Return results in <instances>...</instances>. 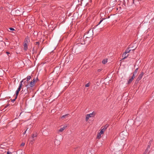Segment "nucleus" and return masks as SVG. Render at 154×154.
Masks as SVG:
<instances>
[{
    "mask_svg": "<svg viewBox=\"0 0 154 154\" xmlns=\"http://www.w3.org/2000/svg\"><path fill=\"white\" fill-rule=\"evenodd\" d=\"M102 69H98L97 71L98 72H100L102 70Z\"/></svg>",
    "mask_w": 154,
    "mask_h": 154,
    "instance_id": "c756f323",
    "label": "nucleus"
},
{
    "mask_svg": "<svg viewBox=\"0 0 154 154\" xmlns=\"http://www.w3.org/2000/svg\"><path fill=\"white\" fill-rule=\"evenodd\" d=\"M31 76L30 75H28L27 76V77L25 79H26L25 80H26V81L28 82V81L31 79Z\"/></svg>",
    "mask_w": 154,
    "mask_h": 154,
    "instance_id": "4468645a",
    "label": "nucleus"
},
{
    "mask_svg": "<svg viewBox=\"0 0 154 154\" xmlns=\"http://www.w3.org/2000/svg\"><path fill=\"white\" fill-rule=\"evenodd\" d=\"M135 0H133V3L134 4Z\"/></svg>",
    "mask_w": 154,
    "mask_h": 154,
    "instance_id": "e433bc0d",
    "label": "nucleus"
},
{
    "mask_svg": "<svg viewBox=\"0 0 154 154\" xmlns=\"http://www.w3.org/2000/svg\"><path fill=\"white\" fill-rule=\"evenodd\" d=\"M139 81H140L138 79H137L135 82V84H138L139 83Z\"/></svg>",
    "mask_w": 154,
    "mask_h": 154,
    "instance_id": "aec40b11",
    "label": "nucleus"
},
{
    "mask_svg": "<svg viewBox=\"0 0 154 154\" xmlns=\"http://www.w3.org/2000/svg\"><path fill=\"white\" fill-rule=\"evenodd\" d=\"M32 51H34V49H33Z\"/></svg>",
    "mask_w": 154,
    "mask_h": 154,
    "instance_id": "c03bdc74",
    "label": "nucleus"
},
{
    "mask_svg": "<svg viewBox=\"0 0 154 154\" xmlns=\"http://www.w3.org/2000/svg\"><path fill=\"white\" fill-rule=\"evenodd\" d=\"M68 58H66V62L68 61Z\"/></svg>",
    "mask_w": 154,
    "mask_h": 154,
    "instance_id": "f704fd0d",
    "label": "nucleus"
},
{
    "mask_svg": "<svg viewBox=\"0 0 154 154\" xmlns=\"http://www.w3.org/2000/svg\"><path fill=\"white\" fill-rule=\"evenodd\" d=\"M122 135V134H120V135Z\"/></svg>",
    "mask_w": 154,
    "mask_h": 154,
    "instance_id": "a19ab883",
    "label": "nucleus"
},
{
    "mask_svg": "<svg viewBox=\"0 0 154 154\" xmlns=\"http://www.w3.org/2000/svg\"><path fill=\"white\" fill-rule=\"evenodd\" d=\"M20 12V11L18 10L15 11V13L17 14L18 15H19V12Z\"/></svg>",
    "mask_w": 154,
    "mask_h": 154,
    "instance_id": "412c9836",
    "label": "nucleus"
},
{
    "mask_svg": "<svg viewBox=\"0 0 154 154\" xmlns=\"http://www.w3.org/2000/svg\"><path fill=\"white\" fill-rule=\"evenodd\" d=\"M138 68H137L134 71V72L133 73V74L136 75L137 72L138 71Z\"/></svg>",
    "mask_w": 154,
    "mask_h": 154,
    "instance_id": "f3484780",
    "label": "nucleus"
},
{
    "mask_svg": "<svg viewBox=\"0 0 154 154\" xmlns=\"http://www.w3.org/2000/svg\"><path fill=\"white\" fill-rule=\"evenodd\" d=\"M27 89H28V88H27V90H26V91H25V94H26L28 92V90H27Z\"/></svg>",
    "mask_w": 154,
    "mask_h": 154,
    "instance_id": "473e14b6",
    "label": "nucleus"
},
{
    "mask_svg": "<svg viewBox=\"0 0 154 154\" xmlns=\"http://www.w3.org/2000/svg\"><path fill=\"white\" fill-rule=\"evenodd\" d=\"M6 53L8 54H8H10L9 52H6Z\"/></svg>",
    "mask_w": 154,
    "mask_h": 154,
    "instance_id": "72a5a7b5",
    "label": "nucleus"
},
{
    "mask_svg": "<svg viewBox=\"0 0 154 154\" xmlns=\"http://www.w3.org/2000/svg\"><path fill=\"white\" fill-rule=\"evenodd\" d=\"M150 146H149V145H148L147 147V148H148V149H150Z\"/></svg>",
    "mask_w": 154,
    "mask_h": 154,
    "instance_id": "7c9ffc66",
    "label": "nucleus"
},
{
    "mask_svg": "<svg viewBox=\"0 0 154 154\" xmlns=\"http://www.w3.org/2000/svg\"><path fill=\"white\" fill-rule=\"evenodd\" d=\"M66 127V126H64L63 128H61L59 130V131L60 132H61L63 131L64 130Z\"/></svg>",
    "mask_w": 154,
    "mask_h": 154,
    "instance_id": "ddd939ff",
    "label": "nucleus"
},
{
    "mask_svg": "<svg viewBox=\"0 0 154 154\" xmlns=\"http://www.w3.org/2000/svg\"><path fill=\"white\" fill-rule=\"evenodd\" d=\"M24 49L25 51H26L27 50V44H26V43H24L23 45Z\"/></svg>",
    "mask_w": 154,
    "mask_h": 154,
    "instance_id": "9b49d317",
    "label": "nucleus"
},
{
    "mask_svg": "<svg viewBox=\"0 0 154 154\" xmlns=\"http://www.w3.org/2000/svg\"><path fill=\"white\" fill-rule=\"evenodd\" d=\"M17 98H16V97L13 100H11V102H14V101H15L16 99Z\"/></svg>",
    "mask_w": 154,
    "mask_h": 154,
    "instance_id": "cd10ccee",
    "label": "nucleus"
},
{
    "mask_svg": "<svg viewBox=\"0 0 154 154\" xmlns=\"http://www.w3.org/2000/svg\"><path fill=\"white\" fill-rule=\"evenodd\" d=\"M135 49L130 50V49H129V48H128L125 50V54H127V53L129 52L131 50H134Z\"/></svg>",
    "mask_w": 154,
    "mask_h": 154,
    "instance_id": "1a4fd4ad",
    "label": "nucleus"
},
{
    "mask_svg": "<svg viewBox=\"0 0 154 154\" xmlns=\"http://www.w3.org/2000/svg\"><path fill=\"white\" fill-rule=\"evenodd\" d=\"M26 82V81H24V84H25V83Z\"/></svg>",
    "mask_w": 154,
    "mask_h": 154,
    "instance_id": "58836bf2",
    "label": "nucleus"
},
{
    "mask_svg": "<svg viewBox=\"0 0 154 154\" xmlns=\"http://www.w3.org/2000/svg\"><path fill=\"white\" fill-rule=\"evenodd\" d=\"M9 105H10L9 104L7 105H6V106H5V108H6Z\"/></svg>",
    "mask_w": 154,
    "mask_h": 154,
    "instance_id": "2f4dec72",
    "label": "nucleus"
},
{
    "mask_svg": "<svg viewBox=\"0 0 154 154\" xmlns=\"http://www.w3.org/2000/svg\"><path fill=\"white\" fill-rule=\"evenodd\" d=\"M19 91H19L18 90H17L16 91V98H17V96L19 94Z\"/></svg>",
    "mask_w": 154,
    "mask_h": 154,
    "instance_id": "a211bd4d",
    "label": "nucleus"
},
{
    "mask_svg": "<svg viewBox=\"0 0 154 154\" xmlns=\"http://www.w3.org/2000/svg\"><path fill=\"white\" fill-rule=\"evenodd\" d=\"M83 1V0H81V2H82V1Z\"/></svg>",
    "mask_w": 154,
    "mask_h": 154,
    "instance_id": "79ce46f5",
    "label": "nucleus"
},
{
    "mask_svg": "<svg viewBox=\"0 0 154 154\" xmlns=\"http://www.w3.org/2000/svg\"><path fill=\"white\" fill-rule=\"evenodd\" d=\"M133 80L131 79V78L128 81L127 84H130L133 81Z\"/></svg>",
    "mask_w": 154,
    "mask_h": 154,
    "instance_id": "dca6fc26",
    "label": "nucleus"
},
{
    "mask_svg": "<svg viewBox=\"0 0 154 154\" xmlns=\"http://www.w3.org/2000/svg\"><path fill=\"white\" fill-rule=\"evenodd\" d=\"M37 134H33L31 137H29V140L32 142L35 140V138L37 137Z\"/></svg>",
    "mask_w": 154,
    "mask_h": 154,
    "instance_id": "39448f33",
    "label": "nucleus"
},
{
    "mask_svg": "<svg viewBox=\"0 0 154 154\" xmlns=\"http://www.w3.org/2000/svg\"><path fill=\"white\" fill-rule=\"evenodd\" d=\"M148 151H149V149L148 148H146L145 151V152H147Z\"/></svg>",
    "mask_w": 154,
    "mask_h": 154,
    "instance_id": "c85d7f7f",
    "label": "nucleus"
},
{
    "mask_svg": "<svg viewBox=\"0 0 154 154\" xmlns=\"http://www.w3.org/2000/svg\"><path fill=\"white\" fill-rule=\"evenodd\" d=\"M89 86H90V85H89V83H87L85 85V87H88Z\"/></svg>",
    "mask_w": 154,
    "mask_h": 154,
    "instance_id": "393cba45",
    "label": "nucleus"
},
{
    "mask_svg": "<svg viewBox=\"0 0 154 154\" xmlns=\"http://www.w3.org/2000/svg\"><path fill=\"white\" fill-rule=\"evenodd\" d=\"M29 42V39L28 36H26L25 39L24 43L27 44Z\"/></svg>",
    "mask_w": 154,
    "mask_h": 154,
    "instance_id": "0eeeda50",
    "label": "nucleus"
},
{
    "mask_svg": "<svg viewBox=\"0 0 154 154\" xmlns=\"http://www.w3.org/2000/svg\"><path fill=\"white\" fill-rule=\"evenodd\" d=\"M35 78H34L32 80L30 83V84L27 85H26V86L27 87V88L30 87L32 88L35 85Z\"/></svg>",
    "mask_w": 154,
    "mask_h": 154,
    "instance_id": "7ed1b4c3",
    "label": "nucleus"
},
{
    "mask_svg": "<svg viewBox=\"0 0 154 154\" xmlns=\"http://www.w3.org/2000/svg\"><path fill=\"white\" fill-rule=\"evenodd\" d=\"M69 115V114H66L65 115H63L61 117V118L64 119V118L66 119L68 117V116Z\"/></svg>",
    "mask_w": 154,
    "mask_h": 154,
    "instance_id": "9d476101",
    "label": "nucleus"
},
{
    "mask_svg": "<svg viewBox=\"0 0 154 154\" xmlns=\"http://www.w3.org/2000/svg\"><path fill=\"white\" fill-rule=\"evenodd\" d=\"M27 129L24 132L23 134H25L26 133V132L27 131Z\"/></svg>",
    "mask_w": 154,
    "mask_h": 154,
    "instance_id": "c9c22d12",
    "label": "nucleus"
},
{
    "mask_svg": "<svg viewBox=\"0 0 154 154\" xmlns=\"http://www.w3.org/2000/svg\"><path fill=\"white\" fill-rule=\"evenodd\" d=\"M147 152H144V154H146Z\"/></svg>",
    "mask_w": 154,
    "mask_h": 154,
    "instance_id": "4c0bfd02",
    "label": "nucleus"
},
{
    "mask_svg": "<svg viewBox=\"0 0 154 154\" xmlns=\"http://www.w3.org/2000/svg\"><path fill=\"white\" fill-rule=\"evenodd\" d=\"M109 125L106 124L104 127L103 128L101 129L100 132L98 133L97 135V138L100 139L101 137V135L103 134L104 132L105 131L107 128L109 127Z\"/></svg>",
    "mask_w": 154,
    "mask_h": 154,
    "instance_id": "f257e3e1",
    "label": "nucleus"
},
{
    "mask_svg": "<svg viewBox=\"0 0 154 154\" xmlns=\"http://www.w3.org/2000/svg\"><path fill=\"white\" fill-rule=\"evenodd\" d=\"M126 54H125V52L123 53L122 55V57H123L124 58L122 59H124L126 58L127 57H128V54H127L126 56Z\"/></svg>",
    "mask_w": 154,
    "mask_h": 154,
    "instance_id": "f8f14e48",
    "label": "nucleus"
},
{
    "mask_svg": "<svg viewBox=\"0 0 154 154\" xmlns=\"http://www.w3.org/2000/svg\"><path fill=\"white\" fill-rule=\"evenodd\" d=\"M25 144V143H22L21 144H20V146H24Z\"/></svg>",
    "mask_w": 154,
    "mask_h": 154,
    "instance_id": "a878e982",
    "label": "nucleus"
},
{
    "mask_svg": "<svg viewBox=\"0 0 154 154\" xmlns=\"http://www.w3.org/2000/svg\"><path fill=\"white\" fill-rule=\"evenodd\" d=\"M85 44V41L84 40V42L81 43H78L75 45L73 48V49L78 48L80 50V51H82V45Z\"/></svg>",
    "mask_w": 154,
    "mask_h": 154,
    "instance_id": "f03ea898",
    "label": "nucleus"
},
{
    "mask_svg": "<svg viewBox=\"0 0 154 154\" xmlns=\"http://www.w3.org/2000/svg\"><path fill=\"white\" fill-rule=\"evenodd\" d=\"M95 115V113L94 112H93L92 113L89 114H87L86 116V121L87 122L89 118L94 117Z\"/></svg>",
    "mask_w": 154,
    "mask_h": 154,
    "instance_id": "20e7f679",
    "label": "nucleus"
},
{
    "mask_svg": "<svg viewBox=\"0 0 154 154\" xmlns=\"http://www.w3.org/2000/svg\"><path fill=\"white\" fill-rule=\"evenodd\" d=\"M135 75L133 74V75L132 76L131 78V79L134 80V79L135 77Z\"/></svg>",
    "mask_w": 154,
    "mask_h": 154,
    "instance_id": "4be33fe9",
    "label": "nucleus"
},
{
    "mask_svg": "<svg viewBox=\"0 0 154 154\" xmlns=\"http://www.w3.org/2000/svg\"><path fill=\"white\" fill-rule=\"evenodd\" d=\"M23 91V90H22L21 92H22Z\"/></svg>",
    "mask_w": 154,
    "mask_h": 154,
    "instance_id": "37998d69",
    "label": "nucleus"
},
{
    "mask_svg": "<svg viewBox=\"0 0 154 154\" xmlns=\"http://www.w3.org/2000/svg\"><path fill=\"white\" fill-rule=\"evenodd\" d=\"M32 51H34V49H33Z\"/></svg>",
    "mask_w": 154,
    "mask_h": 154,
    "instance_id": "a18cd8bd",
    "label": "nucleus"
},
{
    "mask_svg": "<svg viewBox=\"0 0 154 154\" xmlns=\"http://www.w3.org/2000/svg\"><path fill=\"white\" fill-rule=\"evenodd\" d=\"M107 62V59H104L103 60H102V63H103V64H105V63H106Z\"/></svg>",
    "mask_w": 154,
    "mask_h": 154,
    "instance_id": "2eb2a0df",
    "label": "nucleus"
},
{
    "mask_svg": "<svg viewBox=\"0 0 154 154\" xmlns=\"http://www.w3.org/2000/svg\"><path fill=\"white\" fill-rule=\"evenodd\" d=\"M25 79H24L20 82L19 86L17 90H18L19 91H20L21 88L22 87V86H23L22 82H23V81H24L25 80Z\"/></svg>",
    "mask_w": 154,
    "mask_h": 154,
    "instance_id": "423d86ee",
    "label": "nucleus"
},
{
    "mask_svg": "<svg viewBox=\"0 0 154 154\" xmlns=\"http://www.w3.org/2000/svg\"><path fill=\"white\" fill-rule=\"evenodd\" d=\"M36 79H37V80H38V78H36Z\"/></svg>",
    "mask_w": 154,
    "mask_h": 154,
    "instance_id": "ea45409f",
    "label": "nucleus"
},
{
    "mask_svg": "<svg viewBox=\"0 0 154 154\" xmlns=\"http://www.w3.org/2000/svg\"><path fill=\"white\" fill-rule=\"evenodd\" d=\"M9 29L11 30H12V31H14L15 30L14 29V28H9Z\"/></svg>",
    "mask_w": 154,
    "mask_h": 154,
    "instance_id": "bb28decb",
    "label": "nucleus"
},
{
    "mask_svg": "<svg viewBox=\"0 0 154 154\" xmlns=\"http://www.w3.org/2000/svg\"><path fill=\"white\" fill-rule=\"evenodd\" d=\"M35 45H39V42H35Z\"/></svg>",
    "mask_w": 154,
    "mask_h": 154,
    "instance_id": "5701e85b",
    "label": "nucleus"
},
{
    "mask_svg": "<svg viewBox=\"0 0 154 154\" xmlns=\"http://www.w3.org/2000/svg\"><path fill=\"white\" fill-rule=\"evenodd\" d=\"M143 74V72H141V73L139 75L137 79L140 80L141 79Z\"/></svg>",
    "mask_w": 154,
    "mask_h": 154,
    "instance_id": "6e6552de",
    "label": "nucleus"
},
{
    "mask_svg": "<svg viewBox=\"0 0 154 154\" xmlns=\"http://www.w3.org/2000/svg\"><path fill=\"white\" fill-rule=\"evenodd\" d=\"M90 36L89 35H88L87 36H85V35H84V37H83V38H84L85 37L86 38H90Z\"/></svg>",
    "mask_w": 154,
    "mask_h": 154,
    "instance_id": "b1692460",
    "label": "nucleus"
},
{
    "mask_svg": "<svg viewBox=\"0 0 154 154\" xmlns=\"http://www.w3.org/2000/svg\"><path fill=\"white\" fill-rule=\"evenodd\" d=\"M105 19V18H102V19H101V20H100V21L99 23H98V24L96 26H98L99 24H100L101 23V22H102L103 21V20H104V19Z\"/></svg>",
    "mask_w": 154,
    "mask_h": 154,
    "instance_id": "6ab92c4d",
    "label": "nucleus"
}]
</instances>
